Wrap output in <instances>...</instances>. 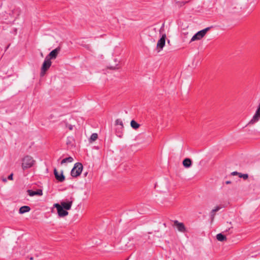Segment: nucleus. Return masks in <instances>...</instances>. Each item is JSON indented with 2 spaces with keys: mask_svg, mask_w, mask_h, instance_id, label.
Wrapping results in <instances>:
<instances>
[{
  "mask_svg": "<svg viewBox=\"0 0 260 260\" xmlns=\"http://www.w3.org/2000/svg\"><path fill=\"white\" fill-rule=\"evenodd\" d=\"M83 170V165L80 162H76L75 165L74 167L71 170V175L73 177H77L79 176Z\"/></svg>",
  "mask_w": 260,
  "mask_h": 260,
  "instance_id": "f257e3e1",
  "label": "nucleus"
},
{
  "mask_svg": "<svg viewBox=\"0 0 260 260\" xmlns=\"http://www.w3.org/2000/svg\"><path fill=\"white\" fill-rule=\"evenodd\" d=\"M35 162L32 157L29 155L25 156L22 159V167L23 170L31 168Z\"/></svg>",
  "mask_w": 260,
  "mask_h": 260,
  "instance_id": "f03ea898",
  "label": "nucleus"
},
{
  "mask_svg": "<svg viewBox=\"0 0 260 260\" xmlns=\"http://www.w3.org/2000/svg\"><path fill=\"white\" fill-rule=\"evenodd\" d=\"M51 61L45 57L41 69L40 76L41 77H43L45 75L46 72L51 67Z\"/></svg>",
  "mask_w": 260,
  "mask_h": 260,
  "instance_id": "7ed1b4c3",
  "label": "nucleus"
},
{
  "mask_svg": "<svg viewBox=\"0 0 260 260\" xmlns=\"http://www.w3.org/2000/svg\"><path fill=\"white\" fill-rule=\"evenodd\" d=\"M212 26L211 27H208L205 28V29H203L200 31H199L197 32L193 36L192 38L191 39V42L196 41V40H201L202 38H203L207 33V32L210 30L211 28H212Z\"/></svg>",
  "mask_w": 260,
  "mask_h": 260,
  "instance_id": "20e7f679",
  "label": "nucleus"
},
{
  "mask_svg": "<svg viewBox=\"0 0 260 260\" xmlns=\"http://www.w3.org/2000/svg\"><path fill=\"white\" fill-rule=\"evenodd\" d=\"M53 207L56 208L59 217H63L68 215L69 212L67 210L63 209L59 204L55 203L53 205Z\"/></svg>",
  "mask_w": 260,
  "mask_h": 260,
  "instance_id": "39448f33",
  "label": "nucleus"
},
{
  "mask_svg": "<svg viewBox=\"0 0 260 260\" xmlns=\"http://www.w3.org/2000/svg\"><path fill=\"white\" fill-rule=\"evenodd\" d=\"M60 51V48L59 47H57L55 49L51 51L49 54L46 56V58L51 60V59H54L56 58L58 54Z\"/></svg>",
  "mask_w": 260,
  "mask_h": 260,
  "instance_id": "423d86ee",
  "label": "nucleus"
},
{
  "mask_svg": "<svg viewBox=\"0 0 260 260\" xmlns=\"http://www.w3.org/2000/svg\"><path fill=\"white\" fill-rule=\"evenodd\" d=\"M53 173L55 176V179L60 182H62L65 180V176L63 175V171H61L60 174H59L56 168H54L53 170Z\"/></svg>",
  "mask_w": 260,
  "mask_h": 260,
  "instance_id": "0eeeda50",
  "label": "nucleus"
},
{
  "mask_svg": "<svg viewBox=\"0 0 260 260\" xmlns=\"http://www.w3.org/2000/svg\"><path fill=\"white\" fill-rule=\"evenodd\" d=\"M260 118V104L257 109L255 114L253 116L252 119L249 122L248 124H252L258 121Z\"/></svg>",
  "mask_w": 260,
  "mask_h": 260,
  "instance_id": "6e6552de",
  "label": "nucleus"
},
{
  "mask_svg": "<svg viewBox=\"0 0 260 260\" xmlns=\"http://www.w3.org/2000/svg\"><path fill=\"white\" fill-rule=\"evenodd\" d=\"M166 35V34L162 35L160 39L158 41L157 43V49L158 51H160L162 49L163 47L165 45Z\"/></svg>",
  "mask_w": 260,
  "mask_h": 260,
  "instance_id": "1a4fd4ad",
  "label": "nucleus"
},
{
  "mask_svg": "<svg viewBox=\"0 0 260 260\" xmlns=\"http://www.w3.org/2000/svg\"><path fill=\"white\" fill-rule=\"evenodd\" d=\"M174 224L179 232L184 233L186 231L185 225L182 222H179L178 220H175Z\"/></svg>",
  "mask_w": 260,
  "mask_h": 260,
  "instance_id": "9d476101",
  "label": "nucleus"
},
{
  "mask_svg": "<svg viewBox=\"0 0 260 260\" xmlns=\"http://www.w3.org/2000/svg\"><path fill=\"white\" fill-rule=\"evenodd\" d=\"M72 204L73 201L71 200L68 202H61L59 205L65 210H69L71 209Z\"/></svg>",
  "mask_w": 260,
  "mask_h": 260,
  "instance_id": "9b49d317",
  "label": "nucleus"
},
{
  "mask_svg": "<svg viewBox=\"0 0 260 260\" xmlns=\"http://www.w3.org/2000/svg\"><path fill=\"white\" fill-rule=\"evenodd\" d=\"M27 192L29 196L32 197L36 195L42 196L43 194V191L42 189H38L36 191H34L30 189H28Z\"/></svg>",
  "mask_w": 260,
  "mask_h": 260,
  "instance_id": "f8f14e48",
  "label": "nucleus"
},
{
  "mask_svg": "<svg viewBox=\"0 0 260 260\" xmlns=\"http://www.w3.org/2000/svg\"><path fill=\"white\" fill-rule=\"evenodd\" d=\"M183 166L186 168H188L192 165V161L189 158H185L182 162Z\"/></svg>",
  "mask_w": 260,
  "mask_h": 260,
  "instance_id": "ddd939ff",
  "label": "nucleus"
},
{
  "mask_svg": "<svg viewBox=\"0 0 260 260\" xmlns=\"http://www.w3.org/2000/svg\"><path fill=\"white\" fill-rule=\"evenodd\" d=\"M31 210L30 208L28 206H22L20 208H19V214H24L25 213H26V212H28L29 211H30V210Z\"/></svg>",
  "mask_w": 260,
  "mask_h": 260,
  "instance_id": "4468645a",
  "label": "nucleus"
},
{
  "mask_svg": "<svg viewBox=\"0 0 260 260\" xmlns=\"http://www.w3.org/2000/svg\"><path fill=\"white\" fill-rule=\"evenodd\" d=\"M123 128H124V127H122V129L121 130L120 126H117V127L116 128L115 134L117 136H118L119 138H121L122 137Z\"/></svg>",
  "mask_w": 260,
  "mask_h": 260,
  "instance_id": "2eb2a0df",
  "label": "nucleus"
},
{
  "mask_svg": "<svg viewBox=\"0 0 260 260\" xmlns=\"http://www.w3.org/2000/svg\"><path fill=\"white\" fill-rule=\"evenodd\" d=\"M131 126L134 129H137L140 126V125L137 123L135 120H132L131 121Z\"/></svg>",
  "mask_w": 260,
  "mask_h": 260,
  "instance_id": "dca6fc26",
  "label": "nucleus"
},
{
  "mask_svg": "<svg viewBox=\"0 0 260 260\" xmlns=\"http://www.w3.org/2000/svg\"><path fill=\"white\" fill-rule=\"evenodd\" d=\"M216 239H217L218 241L221 242L226 240V236L221 233L218 234L216 235Z\"/></svg>",
  "mask_w": 260,
  "mask_h": 260,
  "instance_id": "f3484780",
  "label": "nucleus"
},
{
  "mask_svg": "<svg viewBox=\"0 0 260 260\" xmlns=\"http://www.w3.org/2000/svg\"><path fill=\"white\" fill-rule=\"evenodd\" d=\"M73 158L71 156H69L68 157H67L66 158L63 159L60 164L61 165H62L66 162H72L73 161Z\"/></svg>",
  "mask_w": 260,
  "mask_h": 260,
  "instance_id": "a211bd4d",
  "label": "nucleus"
},
{
  "mask_svg": "<svg viewBox=\"0 0 260 260\" xmlns=\"http://www.w3.org/2000/svg\"><path fill=\"white\" fill-rule=\"evenodd\" d=\"M115 125L118 126H120V129L123 127L122 121L120 119H117L115 120Z\"/></svg>",
  "mask_w": 260,
  "mask_h": 260,
  "instance_id": "6ab92c4d",
  "label": "nucleus"
},
{
  "mask_svg": "<svg viewBox=\"0 0 260 260\" xmlns=\"http://www.w3.org/2000/svg\"><path fill=\"white\" fill-rule=\"evenodd\" d=\"M98 135L96 133H93L90 136V138L89 139L90 141L93 142V141H95L98 139Z\"/></svg>",
  "mask_w": 260,
  "mask_h": 260,
  "instance_id": "aec40b11",
  "label": "nucleus"
},
{
  "mask_svg": "<svg viewBox=\"0 0 260 260\" xmlns=\"http://www.w3.org/2000/svg\"><path fill=\"white\" fill-rule=\"evenodd\" d=\"M187 2H186V1H182V2L177 1L176 2V5L178 6V7L180 8V7L183 6L184 5H185L186 3H187Z\"/></svg>",
  "mask_w": 260,
  "mask_h": 260,
  "instance_id": "412c9836",
  "label": "nucleus"
},
{
  "mask_svg": "<svg viewBox=\"0 0 260 260\" xmlns=\"http://www.w3.org/2000/svg\"><path fill=\"white\" fill-rule=\"evenodd\" d=\"M61 123L64 124L66 127L68 128L70 131H72L73 128V126L69 124L66 121H63Z\"/></svg>",
  "mask_w": 260,
  "mask_h": 260,
  "instance_id": "4be33fe9",
  "label": "nucleus"
},
{
  "mask_svg": "<svg viewBox=\"0 0 260 260\" xmlns=\"http://www.w3.org/2000/svg\"><path fill=\"white\" fill-rule=\"evenodd\" d=\"M220 209V207L217 206L215 209H213L211 212V215L212 216V219L214 218V216L215 214V213L217 211H218Z\"/></svg>",
  "mask_w": 260,
  "mask_h": 260,
  "instance_id": "5701e85b",
  "label": "nucleus"
},
{
  "mask_svg": "<svg viewBox=\"0 0 260 260\" xmlns=\"http://www.w3.org/2000/svg\"><path fill=\"white\" fill-rule=\"evenodd\" d=\"M239 177L243 178L244 180H246L248 178V175L247 174H242L240 173Z\"/></svg>",
  "mask_w": 260,
  "mask_h": 260,
  "instance_id": "b1692460",
  "label": "nucleus"
},
{
  "mask_svg": "<svg viewBox=\"0 0 260 260\" xmlns=\"http://www.w3.org/2000/svg\"><path fill=\"white\" fill-rule=\"evenodd\" d=\"M118 66V64L117 63L116 64V66H108V69H109L110 70H116V69H119V67H117V66Z\"/></svg>",
  "mask_w": 260,
  "mask_h": 260,
  "instance_id": "393cba45",
  "label": "nucleus"
},
{
  "mask_svg": "<svg viewBox=\"0 0 260 260\" xmlns=\"http://www.w3.org/2000/svg\"><path fill=\"white\" fill-rule=\"evenodd\" d=\"M8 179L10 180H13V174L11 173L10 175L8 177Z\"/></svg>",
  "mask_w": 260,
  "mask_h": 260,
  "instance_id": "a878e982",
  "label": "nucleus"
},
{
  "mask_svg": "<svg viewBox=\"0 0 260 260\" xmlns=\"http://www.w3.org/2000/svg\"><path fill=\"white\" fill-rule=\"evenodd\" d=\"M239 174H240V173L235 171V172H232L231 173V175H238L239 176Z\"/></svg>",
  "mask_w": 260,
  "mask_h": 260,
  "instance_id": "bb28decb",
  "label": "nucleus"
},
{
  "mask_svg": "<svg viewBox=\"0 0 260 260\" xmlns=\"http://www.w3.org/2000/svg\"><path fill=\"white\" fill-rule=\"evenodd\" d=\"M2 180L3 181V182H4V183H6L7 182V179L6 178H5V177H2Z\"/></svg>",
  "mask_w": 260,
  "mask_h": 260,
  "instance_id": "cd10ccee",
  "label": "nucleus"
},
{
  "mask_svg": "<svg viewBox=\"0 0 260 260\" xmlns=\"http://www.w3.org/2000/svg\"><path fill=\"white\" fill-rule=\"evenodd\" d=\"M83 46L84 47H85L86 48H87V49H89V45H85Z\"/></svg>",
  "mask_w": 260,
  "mask_h": 260,
  "instance_id": "c85d7f7f",
  "label": "nucleus"
},
{
  "mask_svg": "<svg viewBox=\"0 0 260 260\" xmlns=\"http://www.w3.org/2000/svg\"><path fill=\"white\" fill-rule=\"evenodd\" d=\"M225 183H226V184H229L231 183V182L230 181H226L225 182Z\"/></svg>",
  "mask_w": 260,
  "mask_h": 260,
  "instance_id": "c756f323",
  "label": "nucleus"
},
{
  "mask_svg": "<svg viewBox=\"0 0 260 260\" xmlns=\"http://www.w3.org/2000/svg\"><path fill=\"white\" fill-rule=\"evenodd\" d=\"M87 173H88L87 172H86L85 173H84V176H86L87 175Z\"/></svg>",
  "mask_w": 260,
  "mask_h": 260,
  "instance_id": "7c9ffc66",
  "label": "nucleus"
},
{
  "mask_svg": "<svg viewBox=\"0 0 260 260\" xmlns=\"http://www.w3.org/2000/svg\"><path fill=\"white\" fill-rule=\"evenodd\" d=\"M30 260H32V259H33V257H30Z\"/></svg>",
  "mask_w": 260,
  "mask_h": 260,
  "instance_id": "2f4dec72",
  "label": "nucleus"
},
{
  "mask_svg": "<svg viewBox=\"0 0 260 260\" xmlns=\"http://www.w3.org/2000/svg\"><path fill=\"white\" fill-rule=\"evenodd\" d=\"M9 46H10V45H9L7 46V49L8 48H9Z\"/></svg>",
  "mask_w": 260,
  "mask_h": 260,
  "instance_id": "473e14b6",
  "label": "nucleus"
}]
</instances>
